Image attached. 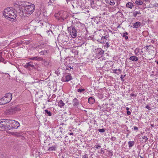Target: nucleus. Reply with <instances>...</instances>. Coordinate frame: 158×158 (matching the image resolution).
<instances>
[{"label":"nucleus","instance_id":"1","mask_svg":"<svg viewBox=\"0 0 158 158\" xmlns=\"http://www.w3.org/2000/svg\"><path fill=\"white\" fill-rule=\"evenodd\" d=\"M19 126L20 124L19 122L15 120L7 119L0 120V131L17 129Z\"/></svg>","mask_w":158,"mask_h":158},{"label":"nucleus","instance_id":"2","mask_svg":"<svg viewBox=\"0 0 158 158\" xmlns=\"http://www.w3.org/2000/svg\"><path fill=\"white\" fill-rule=\"evenodd\" d=\"M3 15L7 19H10V20L13 21L17 17V12L15 10L10 7L6 8L3 12Z\"/></svg>","mask_w":158,"mask_h":158},{"label":"nucleus","instance_id":"3","mask_svg":"<svg viewBox=\"0 0 158 158\" xmlns=\"http://www.w3.org/2000/svg\"><path fill=\"white\" fill-rule=\"evenodd\" d=\"M12 97V94L10 93H6L5 95L0 99V104H5L10 102Z\"/></svg>","mask_w":158,"mask_h":158},{"label":"nucleus","instance_id":"4","mask_svg":"<svg viewBox=\"0 0 158 158\" xmlns=\"http://www.w3.org/2000/svg\"><path fill=\"white\" fill-rule=\"evenodd\" d=\"M35 5L34 4L31 5V6H27L24 7V8L21 9V10H24V13L25 15H31L33 13L35 10Z\"/></svg>","mask_w":158,"mask_h":158},{"label":"nucleus","instance_id":"5","mask_svg":"<svg viewBox=\"0 0 158 158\" xmlns=\"http://www.w3.org/2000/svg\"><path fill=\"white\" fill-rule=\"evenodd\" d=\"M70 30V35L73 38H75L77 35L79 36L80 34H79V32L78 29H77V28L74 27L73 26H71L69 27H68L67 30Z\"/></svg>","mask_w":158,"mask_h":158},{"label":"nucleus","instance_id":"6","mask_svg":"<svg viewBox=\"0 0 158 158\" xmlns=\"http://www.w3.org/2000/svg\"><path fill=\"white\" fill-rule=\"evenodd\" d=\"M57 39L62 42H64L68 41V37L67 35L60 34L59 35Z\"/></svg>","mask_w":158,"mask_h":158},{"label":"nucleus","instance_id":"7","mask_svg":"<svg viewBox=\"0 0 158 158\" xmlns=\"http://www.w3.org/2000/svg\"><path fill=\"white\" fill-rule=\"evenodd\" d=\"M20 110V109L19 106H13L11 107L8 110V111L10 113L13 114Z\"/></svg>","mask_w":158,"mask_h":158},{"label":"nucleus","instance_id":"8","mask_svg":"<svg viewBox=\"0 0 158 158\" xmlns=\"http://www.w3.org/2000/svg\"><path fill=\"white\" fill-rule=\"evenodd\" d=\"M109 37L108 35H106L104 36H102L100 39L98 40V41L102 44H104L106 42L107 39Z\"/></svg>","mask_w":158,"mask_h":158},{"label":"nucleus","instance_id":"9","mask_svg":"<svg viewBox=\"0 0 158 158\" xmlns=\"http://www.w3.org/2000/svg\"><path fill=\"white\" fill-rule=\"evenodd\" d=\"M104 51L101 48H98L97 49L96 51V54L99 57H101L104 54Z\"/></svg>","mask_w":158,"mask_h":158},{"label":"nucleus","instance_id":"10","mask_svg":"<svg viewBox=\"0 0 158 158\" xmlns=\"http://www.w3.org/2000/svg\"><path fill=\"white\" fill-rule=\"evenodd\" d=\"M72 79V77L70 74H68L62 79V80L64 82H68Z\"/></svg>","mask_w":158,"mask_h":158},{"label":"nucleus","instance_id":"11","mask_svg":"<svg viewBox=\"0 0 158 158\" xmlns=\"http://www.w3.org/2000/svg\"><path fill=\"white\" fill-rule=\"evenodd\" d=\"M27 68L29 70H31L33 69H35L34 65L32 62H30L26 64V65Z\"/></svg>","mask_w":158,"mask_h":158},{"label":"nucleus","instance_id":"12","mask_svg":"<svg viewBox=\"0 0 158 158\" xmlns=\"http://www.w3.org/2000/svg\"><path fill=\"white\" fill-rule=\"evenodd\" d=\"M73 103L74 107L77 108L79 104V102L77 98H75L73 100Z\"/></svg>","mask_w":158,"mask_h":158},{"label":"nucleus","instance_id":"13","mask_svg":"<svg viewBox=\"0 0 158 158\" xmlns=\"http://www.w3.org/2000/svg\"><path fill=\"white\" fill-rule=\"evenodd\" d=\"M141 25L140 22H137L133 23V27L135 28H138Z\"/></svg>","mask_w":158,"mask_h":158},{"label":"nucleus","instance_id":"14","mask_svg":"<svg viewBox=\"0 0 158 158\" xmlns=\"http://www.w3.org/2000/svg\"><path fill=\"white\" fill-rule=\"evenodd\" d=\"M18 12L19 13V15L21 18L23 17H26L27 15H25L24 13V10L23 11V10H21V9H19L18 10Z\"/></svg>","mask_w":158,"mask_h":158},{"label":"nucleus","instance_id":"15","mask_svg":"<svg viewBox=\"0 0 158 158\" xmlns=\"http://www.w3.org/2000/svg\"><path fill=\"white\" fill-rule=\"evenodd\" d=\"M129 59L130 60L132 61H137L138 60V58L135 56H131Z\"/></svg>","mask_w":158,"mask_h":158},{"label":"nucleus","instance_id":"16","mask_svg":"<svg viewBox=\"0 0 158 158\" xmlns=\"http://www.w3.org/2000/svg\"><path fill=\"white\" fill-rule=\"evenodd\" d=\"M88 100L89 103L90 104H93L95 102V99L92 97L89 98Z\"/></svg>","mask_w":158,"mask_h":158},{"label":"nucleus","instance_id":"17","mask_svg":"<svg viewBox=\"0 0 158 158\" xmlns=\"http://www.w3.org/2000/svg\"><path fill=\"white\" fill-rule=\"evenodd\" d=\"M65 103L63 102L62 100H60L58 103V106L61 108L63 107Z\"/></svg>","mask_w":158,"mask_h":158},{"label":"nucleus","instance_id":"18","mask_svg":"<svg viewBox=\"0 0 158 158\" xmlns=\"http://www.w3.org/2000/svg\"><path fill=\"white\" fill-rule=\"evenodd\" d=\"M30 59L33 60L40 61L41 59V57L38 56L31 57Z\"/></svg>","mask_w":158,"mask_h":158},{"label":"nucleus","instance_id":"19","mask_svg":"<svg viewBox=\"0 0 158 158\" xmlns=\"http://www.w3.org/2000/svg\"><path fill=\"white\" fill-rule=\"evenodd\" d=\"M135 142L134 141H130L128 142V144L129 145V148H131L135 144Z\"/></svg>","mask_w":158,"mask_h":158},{"label":"nucleus","instance_id":"20","mask_svg":"<svg viewBox=\"0 0 158 158\" xmlns=\"http://www.w3.org/2000/svg\"><path fill=\"white\" fill-rule=\"evenodd\" d=\"M76 3L79 6L82 7L83 6V4L81 3V0H77Z\"/></svg>","mask_w":158,"mask_h":158},{"label":"nucleus","instance_id":"21","mask_svg":"<svg viewBox=\"0 0 158 158\" xmlns=\"http://www.w3.org/2000/svg\"><path fill=\"white\" fill-rule=\"evenodd\" d=\"M45 115L50 116H51L52 115V114L50 111H48L46 109L45 110Z\"/></svg>","mask_w":158,"mask_h":158},{"label":"nucleus","instance_id":"22","mask_svg":"<svg viewBox=\"0 0 158 158\" xmlns=\"http://www.w3.org/2000/svg\"><path fill=\"white\" fill-rule=\"evenodd\" d=\"M134 6L132 3L131 2H129L127 3L126 5V6L127 7H128L130 9L132 8V6Z\"/></svg>","mask_w":158,"mask_h":158},{"label":"nucleus","instance_id":"23","mask_svg":"<svg viewBox=\"0 0 158 158\" xmlns=\"http://www.w3.org/2000/svg\"><path fill=\"white\" fill-rule=\"evenodd\" d=\"M40 61H42L44 62V64L46 65H48L49 64V61H48L46 60L43 59V58L41 57V59L40 60Z\"/></svg>","mask_w":158,"mask_h":158},{"label":"nucleus","instance_id":"24","mask_svg":"<svg viewBox=\"0 0 158 158\" xmlns=\"http://www.w3.org/2000/svg\"><path fill=\"white\" fill-rule=\"evenodd\" d=\"M0 62H3L4 64H6V61L2 57V56L1 55H0Z\"/></svg>","mask_w":158,"mask_h":158},{"label":"nucleus","instance_id":"25","mask_svg":"<svg viewBox=\"0 0 158 158\" xmlns=\"http://www.w3.org/2000/svg\"><path fill=\"white\" fill-rule=\"evenodd\" d=\"M135 3L138 5H142L143 3L140 0H136L135 1Z\"/></svg>","mask_w":158,"mask_h":158},{"label":"nucleus","instance_id":"26","mask_svg":"<svg viewBox=\"0 0 158 158\" xmlns=\"http://www.w3.org/2000/svg\"><path fill=\"white\" fill-rule=\"evenodd\" d=\"M107 3H108L110 5L113 6L115 4V2L114 0H109L108 1Z\"/></svg>","mask_w":158,"mask_h":158},{"label":"nucleus","instance_id":"27","mask_svg":"<svg viewBox=\"0 0 158 158\" xmlns=\"http://www.w3.org/2000/svg\"><path fill=\"white\" fill-rule=\"evenodd\" d=\"M64 15H65L66 14V12H64ZM60 17L61 18V19H63V20H64V19H65L66 18V16H64L63 15V16H62V15H60Z\"/></svg>","mask_w":158,"mask_h":158},{"label":"nucleus","instance_id":"28","mask_svg":"<svg viewBox=\"0 0 158 158\" xmlns=\"http://www.w3.org/2000/svg\"><path fill=\"white\" fill-rule=\"evenodd\" d=\"M47 53V51L46 50L41 51L40 52V54L41 55H45Z\"/></svg>","mask_w":158,"mask_h":158},{"label":"nucleus","instance_id":"29","mask_svg":"<svg viewBox=\"0 0 158 158\" xmlns=\"http://www.w3.org/2000/svg\"><path fill=\"white\" fill-rule=\"evenodd\" d=\"M31 3H29L28 2H26L23 4V9L24 8V7H26L27 6H31V5H32Z\"/></svg>","mask_w":158,"mask_h":158},{"label":"nucleus","instance_id":"30","mask_svg":"<svg viewBox=\"0 0 158 158\" xmlns=\"http://www.w3.org/2000/svg\"><path fill=\"white\" fill-rule=\"evenodd\" d=\"M141 14V13H140V11H136L135 12H134L133 13V16L134 17H136L137 14Z\"/></svg>","mask_w":158,"mask_h":158},{"label":"nucleus","instance_id":"31","mask_svg":"<svg viewBox=\"0 0 158 158\" xmlns=\"http://www.w3.org/2000/svg\"><path fill=\"white\" fill-rule=\"evenodd\" d=\"M128 35V33L127 32H125L123 34V36L124 37L125 40H127L128 38V36H127Z\"/></svg>","mask_w":158,"mask_h":158},{"label":"nucleus","instance_id":"32","mask_svg":"<svg viewBox=\"0 0 158 158\" xmlns=\"http://www.w3.org/2000/svg\"><path fill=\"white\" fill-rule=\"evenodd\" d=\"M56 149V147L55 146L51 147L49 148L48 150L49 151H55Z\"/></svg>","mask_w":158,"mask_h":158},{"label":"nucleus","instance_id":"33","mask_svg":"<svg viewBox=\"0 0 158 158\" xmlns=\"http://www.w3.org/2000/svg\"><path fill=\"white\" fill-rule=\"evenodd\" d=\"M98 130L100 133H103L105 131L106 129L104 128H102V129H98Z\"/></svg>","mask_w":158,"mask_h":158},{"label":"nucleus","instance_id":"34","mask_svg":"<svg viewBox=\"0 0 158 158\" xmlns=\"http://www.w3.org/2000/svg\"><path fill=\"white\" fill-rule=\"evenodd\" d=\"M46 32L49 35H51L52 34V32L51 30H49L46 31Z\"/></svg>","mask_w":158,"mask_h":158},{"label":"nucleus","instance_id":"35","mask_svg":"<svg viewBox=\"0 0 158 158\" xmlns=\"http://www.w3.org/2000/svg\"><path fill=\"white\" fill-rule=\"evenodd\" d=\"M46 44L44 43V44H41L39 46V47H40V48H41V47L44 48V46H46Z\"/></svg>","mask_w":158,"mask_h":158},{"label":"nucleus","instance_id":"36","mask_svg":"<svg viewBox=\"0 0 158 158\" xmlns=\"http://www.w3.org/2000/svg\"><path fill=\"white\" fill-rule=\"evenodd\" d=\"M38 24L40 26L44 25V23L40 21L38 22Z\"/></svg>","mask_w":158,"mask_h":158},{"label":"nucleus","instance_id":"37","mask_svg":"<svg viewBox=\"0 0 158 158\" xmlns=\"http://www.w3.org/2000/svg\"><path fill=\"white\" fill-rule=\"evenodd\" d=\"M85 90V89H78V90H77V91L79 92H83L84 91V90Z\"/></svg>","mask_w":158,"mask_h":158},{"label":"nucleus","instance_id":"38","mask_svg":"<svg viewBox=\"0 0 158 158\" xmlns=\"http://www.w3.org/2000/svg\"><path fill=\"white\" fill-rule=\"evenodd\" d=\"M101 147V146H100L99 145H95V148L97 149H98V148H100Z\"/></svg>","mask_w":158,"mask_h":158},{"label":"nucleus","instance_id":"39","mask_svg":"<svg viewBox=\"0 0 158 158\" xmlns=\"http://www.w3.org/2000/svg\"><path fill=\"white\" fill-rule=\"evenodd\" d=\"M11 134L13 135H17V133L16 132H11Z\"/></svg>","mask_w":158,"mask_h":158},{"label":"nucleus","instance_id":"40","mask_svg":"<svg viewBox=\"0 0 158 158\" xmlns=\"http://www.w3.org/2000/svg\"><path fill=\"white\" fill-rule=\"evenodd\" d=\"M4 154H2L1 153H0V158H4Z\"/></svg>","mask_w":158,"mask_h":158},{"label":"nucleus","instance_id":"41","mask_svg":"<svg viewBox=\"0 0 158 158\" xmlns=\"http://www.w3.org/2000/svg\"><path fill=\"white\" fill-rule=\"evenodd\" d=\"M116 138L114 137H112L110 139L111 140V141H114V140H116Z\"/></svg>","mask_w":158,"mask_h":158},{"label":"nucleus","instance_id":"42","mask_svg":"<svg viewBox=\"0 0 158 158\" xmlns=\"http://www.w3.org/2000/svg\"><path fill=\"white\" fill-rule=\"evenodd\" d=\"M145 108L148 109L149 110H151L152 109L148 105H147L146 106Z\"/></svg>","mask_w":158,"mask_h":158},{"label":"nucleus","instance_id":"43","mask_svg":"<svg viewBox=\"0 0 158 158\" xmlns=\"http://www.w3.org/2000/svg\"><path fill=\"white\" fill-rule=\"evenodd\" d=\"M142 139H144L145 140V141H147L148 139L147 137L146 136H144L142 137Z\"/></svg>","mask_w":158,"mask_h":158},{"label":"nucleus","instance_id":"44","mask_svg":"<svg viewBox=\"0 0 158 158\" xmlns=\"http://www.w3.org/2000/svg\"><path fill=\"white\" fill-rule=\"evenodd\" d=\"M83 158H88V155L87 154H85L84 156H83Z\"/></svg>","mask_w":158,"mask_h":158},{"label":"nucleus","instance_id":"45","mask_svg":"<svg viewBox=\"0 0 158 158\" xmlns=\"http://www.w3.org/2000/svg\"><path fill=\"white\" fill-rule=\"evenodd\" d=\"M134 130L136 131H137L138 130V128L136 127V126H134Z\"/></svg>","mask_w":158,"mask_h":158},{"label":"nucleus","instance_id":"46","mask_svg":"<svg viewBox=\"0 0 158 158\" xmlns=\"http://www.w3.org/2000/svg\"><path fill=\"white\" fill-rule=\"evenodd\" d=\"M153 6L154 7H158V3H156L155 4H154Z\"/></svg>","mask_w":158,"mask_h":158},{"label":"nucleus","instance_id":"47","mask_svg":"<svg viewBox=\"0 0 158 158\" xmlns=\"http://www.w3.org/2000/svg\"><path fill=\"white\" fill-rule=\"evenodd\" d=\"M123 77L122 75H121L120 77V78H121V80L122 81H124V79H123Z\"/></svg>","mask_w":158,"mask_h":158},{"label":"nucleus","instance_id":"48","mask_svg":"<svg viewBox=\"0 0 158 158\" xmlns=\"http://www.w3.org/2000/svg\"><path fill=\"white\" fill-rule=\"evenodd\" d=\"M127 114L128 115H130L131 113L130 111L129 110L127 111Z\"/></svg>","mask_w":158,"mask_h":158},{"label":"nucleus","instance_id":"49","mask_svg":"<svg viewBox=\"0 0 158 158\" xmlns=\"http://www.w3.org/2000/svg\"><path fill=\"white\" fill-rule=\"evenodd\" d=\"M130 95H131V96H132V97H134V96L136 97V95H135L133 93L131 94H130Z\"/></svg>","mask_w":158,"mask_h":158},{"label":"nucleus","instance_id":"50","mask_svg":"<svg viewBox=\"0 0 158 158\" xmlns=\"http://www.w3.org/2000/svg\"><path fill=\"white\" fill-rule=\"evenodd\" d=\"M106 48H108L109 46V44L107 42H106Z\"/></svg>","mask_w":158,"mask_h":158},{"label":"nucleus","instance_id":"51","mask_svg":"<svg viewBox=\"0 0 158 158\" xmlns=\"http://www.w3.org/2000/svg\"><path fill=\"white\" fill-rule=\"evenodd\" d=\"M114 71H119L120 73H121V70L119 69H114Z\"/></svg>","mask_w":158,"mask_h":158},{"label":"nucleus","instance_id":"52","mask_svg":"<svg viewBox=\"0 0 158 158\" xmlns=\"http://www.w3.org/2000/svg\"><path fill=\"white\" fill-rule=\"evenodd\" d=\"M52 99L51 98H50L49 99H48V102H52Z\"/></svg>","mask_w":158,"mask_h":158},{"label":"nucleus","instance_id":"53","mask_svg":"<svg viewBox=\"0 0 158 158\" xmlns=\"http://www.w3.org/2000/svg\"><path fill=\"white\" fill-rule=\"evenodd\" d=\"M108 105L107 104H103V105H102V107H104L105 106H107V105Z\"/></svg>","mask_w":158,"mask_h":158},{"label":"nucleus","instance_id":"54","mask_svg":"<svg viewBox=\"0 0 158 158\" xmlns=\"http://www.w3.org/2000/svg\"><path fill=\"white\" fill-rule=\"evenodd\" d=\"M94 124H96L97 126L98 125V124L96 123L97 122L96 121V120H94Z\"/></svg>","mask_w":158,"mask_h":158},{"label":"nucleus","instance_id":"55","mask_svg":"<svg viewBox=\"0 0 158 158\" xmlns=\"http://www.w3.org/2000/svg\"><path fill=\"white\" fill-rule=\"evenodd\" d=\"M94 4V1L92 0V1H91V5H93Z\"/></svg>","mask_w":158,"mask_h":158},{"label":"nucleus","instance_id":"56","mask_svg":"<svg viewBox=\"0 0 158 158\" xmlns=\"http://www.w3.org/2000/svg\"><path fill=\"white\" fill-rule=\"evenodd\" d=\"M113 73H116V74H118V73L117 72V71H114V70H113Z\"/></svg>","mask_w":158,"mask_h":158},{"label":"nucleus","instance_id":"57","mask_svg":"<svg viewBox=\"0 0 158 158\" xmlns=\"http://www.w3.org/2000/svg\"><path fill=\"white\" fill-rule=\"evenodd\" d=\"M151 125V126L152 127H154V124H152Z\"/></svg>","mask_w":158,"mask_h":158},{"label":"nucleus","instance_id":"58","mask_svg":"<svg viewBox=\"0 0 158 158\" xmlns=\"http://www.w3.org/2000/svg\"><path fill=\"white\" fill-rule=\"evenodd\" d=\"M126 110H127H127H129V108L128 107H127V108H126Z\"/></svg>","mask_w":158,"mask_h":158},{"label":"nucleus","instance_id":"59","mask_svg":"<svg viewBox=\"0 0 158 158\" xmlns=\"http://www.w3.org/2000/svg\"><path fill=\"white\" fill-rule=\"evenodd\" d=\"M155 62H156L157 63V64H158V60H157V61H155Z\"/></svg>","mask_w":158,"mask_h":158},{"label":"nucleus","instance_id":"60","mask_svg":"<svg viewBox=\"0 0 158 158\" xmlns=\"http://www.w3.org/2000/svg\"><path fill=\"white\" fill-rule=\"evenodd\" d=\"M36 26H35V27H34V30H36Z\"/></svg>","mask_w":158,"mask_h":158},{"label":"nucleus","instance_id":"61","mask_svg":"<svg viewBox=\"0 0 158 158\" xmlns=\"http://www.w3.org/2000/svg\"><path fill=\"white\" fill-rule=\"evenodd\" d=\"M139 156L141 158H144L142 156H141L140 155H139Z\"/></svg>","mask_w":158,"mask_h":158},{"label":"nucleus","instance_id":"62","mask_svg":"<svg viewBox=\"0 0 158 158\" xmlns=\"http://www.w3.org/2000/svg\"><path fill=\"white\" fill-rule=\"evenodd\" d=\"M71 0H66V2L68 3L69 1H70Z\"/></svg>","mask_w":158,"mask_h":158},{"label":"nucleus","instance_id":"63","mask_svg":"<svg viewBox=\"0 0 158 158\" xmlns=\"http://www.w3.org/2000/svg\"><path fill=\"white\" fill-rule=\"evenodd\" d=\"M101 152H103V153H104V152L103 151V150L102 149V150H101Z\"/></svg>","mask_w":158,"mask_h":158},{"label":"nucleus","instance_id":"64","mask_svg":"<svg viewBox=\"0 0 158 158\" xmlns=\"http://www.w3.org/2000/svg\"><path fill=\"white\" fill-rule=\"evenodd\" d=\"M69 134H70V135H73V133H71Z\"/></svg>","mask_w":158,"mask_h":158}]
</instances>
